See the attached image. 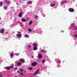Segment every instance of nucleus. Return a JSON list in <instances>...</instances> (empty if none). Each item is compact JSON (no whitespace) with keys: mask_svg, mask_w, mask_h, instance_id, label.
<instances>
[{"mask_svg":"<svg viewBox=\"0 0 77 77\" xmlns=\"http://www.w3.org/2000/svg\"><path fill=\"white\" fill-rule=\"evenodd\" d=\"M19 62H21V63H24L25 62V60L24 59H21L20 60Z\"/></svg>","mask_w":77,"mask_h":77,"instance_id":"20e7f679","label":"nucleus"},{"mask_svg":"<svg viewBox=\"0 0 77 77\" xmlns=\"http://www.w3.org/2000/svg\"><path fill=\"white\" fill-rule=\"evenodd\" d=\"M0 77H3V76L0 74Z\"/></svg>","mask_w":77,"mask_h":77,"instance_id":"4c0bfd02","label":"nucleus"},{"mask_svg":"<svg viewBox=\"0 0 77 77\" xmlns=\"http://www.w3.org/2000/svg\"><path fill=\"white\" fill-rule=\"evenodd\" d=\"M15 77H17V76H16Z\"/></svg>","mask_w":77,"mask_h":77,"instance_id":"79ce46f5","label":"nucleus"},{"mask_svg":"<svg viewBox=\"0 0 77 77\" xmlns=\"http://www.w3.org/2000/svg\"><path fill=\"white\" fill-rule=\"evenodd\" d=\"M28 69L29 70H32L33 68L32 67H28Z\"/></svg>","mask_w":77,"mask_h":77,"instance_id":"5701e85b","label":"nucleus"},{"mask_svg":"<svg viewBox=\"0 0 77 77\" xmlns=\"http://www.w3.org/2000/svg\"><path fill=\"white\" fill-rule=\"evenodd\" d=\"M39 70L38 69L37 71L35 72V75H37L38 74V72H39Z\"/></svg>","mask_w":77,"mask_h":77,"instance_id":"1a4fd4ad","label":"nucleus"},{"mask_svg":"<svg viewBox=\"0 0 77 77\" xmlns=\"http://www.w3.org/2000/svg\"><path fill=\"white\" fill-rule=\"evenodd\" d=\"M44 62H45V60H42V63H44Z\"/></svg>","mask_w":77,"mask_h":77,"instance_id":"393cba45","label":"nucleus"},{"mask_svg":"<svg viewBox=\"0 0 77 77\" xmlns=\"http://www.w3.org/2000/svg\"><path fill=\"white\" fill-rule=\"evenodd\" d=\"M42 53H45V50H44V49H42V50H41Z\"/></svg>","mask_w":77,"mask_h":77,"instance_id":"4468645a","label":"nucleus"},{"mask_svg":"<svg viewBox=\"0 0 77 77\" xmlns=\"http://www.w3.org/2000/svg\"><path fill=\"white\" fill-rule=\"evenodd\" d=\"M5 68L6 69H7L8 70H9L10 69V67L7 66L5 67Z\"/></svg>","mask_w":77,"mask_h":77,"instance_id":"9b49d317","label":"nucleus"},{"mask_svg":"<svg viewBox=\"0 0 77 77\" xmlns=\"http://www.w3.org/2000/svg\"><path fill=\"white\" fill-rule=\"evenodd\" d=\"M3 6V2H0V7L2 6Z\"/></svg>","mask_w":77,"mask_h":77,"instance_id":"2eb2a0df","label":"nucleus"},{"mask_svg":"<svg viewBox=\"0 0 77 77\" xmlns=\"http://www.w3.org/2000/svg\"><path fill=\"white\" fill-rule=\"evenodd\" d=\"M14 55V54L13 53H11L10 54V56H13Z\"/></svg>","mask_w":77,"mask_h":77,"instance_id":"b1692460","label":"nucleus"},{"mask_svg":"<svg viewBox=\"0 0 77 77\" xmlns=\"http://www.w3.org/2000/svg\"><path fill=\"white\" fill-rule=\"evenodd\" d=\"M74 37H75V38H77V35H74Z\"/></svg>","mask_w":77,"mask_h":77,"instance_id":"c756f323","label":"nucleus"},{"mask_svg":"<svg viewBox=\"0 0 77 77\" xmlns=\"http://www.w3.org/2000/svg\"><path fill=\"white\" fill-rule=\"evenodd\" d=\"M5 3H7V4H8V5H10V4H11V2L8 0L5 1Z\"/></svg>","mask_w":77,"mask_h":77,"instance_id":"39448f33","label":"nucleus"},{"mask_svg":"<svg viewBox=\"0 0 77 77\" xmlns=\"http://www.w3.org/2000/svg\"><path fill=\"white\" fill-rule=\"evenodd\" d=\"M17 33L18 34H21V32H17Z\"/></svg>","mask_w":77,"mask_h":77,"instance_id":"c9c22d12","label":"nucleus"},{"mask_svg":"<svg viewBox=\"0 0 77 77\" xmlns=\"http://www.w3.org/2000/svg\"><path fill=\"white\" fill-rule=\"evenodd\" d=\"M20 75H23V73L20 72L19 73Z\"/></svg>","mask_w":77,"mask_h":77,"instance_id":"c85d7f7f","label":"nucleus"},{"mask_svg":"<svg viewBox=\"0 0 77 77\" xmlns=\"http://www.w3.org/2000/svg\"><path fill=\"white\" fill-rule=\"evenodd\" d=\"M32 23H33V21H31L29 22V25H31Z\"/></svg>","mask_w":77,"mask_h":77,"instance_id":"a211bd4d","label":"nucleus"},{"mask_svg":"<svg viewBox=\"0 0 77 77\" xmlns=\"http://www.w3.org/2000/svg\"><path fill=\"white\" fill-rule=\"evenodd\" d=\"M4 8L5 10H7V9L8 8V7H6V6H4Z\"/></svg>","mask_w":77,"mask_h":77,"instance_id":"bb28decb","label":"nucleus"},{"mask_svg":"<svg viewBox=\"0 0 77 77\" xmlns=\"http://www.w3.org/2000/svg\"><path fill=\"white\" fill-rule=\"evenodd\" d=\"M74 30H77V28H76L74 29Z\"/></svg>","mask_w":77,"mask_h":77,"instance_id":"58836bf2","label":"nucleus"},{"mask_svg":"<svg viewBox=\"0 0 77 77\" xmlns=\"http://www.w3.org/2000/svg\"><path fill=\"white\" fill-rule=\"evenodd\" d=\"M23 71H24V70H23V69H21L20 70V72H23Z\"/></svg>","mask_w":77,"mask_h":77,"instance_id":"f704fd0d","label":"nucleus"},{"mask_svg":"<svg viewBox=\"0 0 77 77\" xmlns=\"http://www.w3.org/2000/svg\"><path fill=\"white\" fill-rule=\"evenodd\" d=\"M17 66H20V65H22V63L20 62L17 63Z\"/></svg>","mask_w":77,"mask_h":77,"instance_id":"9d476101","label":"nucleus"},{"mask_svg":"<svg viewBox=\"0 0 77 77\" xmlns=\"http://www.w3.org/2000/svg\"><path fill=\"white\" fill-rule=\"evenodd\" d=\"M17 69V67H15L13 70V71H15Z\"/></svg>","mask_w":77,"mask_h":77,"instance_id":"a878e982","label":"nucleus"},{"mask_svg":"<svg viewBox=\"0 0 77 77\" xmlns=\"http://www.w3.org/2000/svg\"><path fill=\"white\" fill-rule=\"evenodd\" d=\"M5 29H2L0 31L1 33H4L5 32Z\"/></svg>","mask_w":77,"mask_h":77,"instance_id":"7ed1b4c3","label":"nucleus"},{"mask_svg":"<svg viewBox=\"0 0 77 77\" xmlns=\"http://www.w3.org/2000/svg\"><path fill=\"white\" fill-rule=\"evenodd\" d=\"M25 37L26 38H29V35H27V34H25Z\"/></svg>","mask_w":77,"mask_h":77,"instance_id":"6ab92c4d","label":"nucleus"},{"mask_svg":"<svg viewBox=\"0 0 77 77\" xmlns=\"http://www.w3.org/2000/svg\"><path fill=\"white\" fill-rule=\"evenodd\" d=\"M33 49L34 50H36L38 49L37 47H34L33 48Z\"/></svg>","mask_w":77,"mask_h":77,"instance_id":"412c9836","label":"nucleus"},{"mask_svg":"<svg viewBox=\"0 0 77 77\" xmlns=\"http://www.w3.org/2000/svg\"><path fill=\"white\" fill-rule=\"evenodd\" d=\"M27 4H32V1H29L28 2H27Z\"/></svg>","mask_w":77,"mask_h":77,"instance_id":"dca6fc26","label":"nucleus"},{"mask_svg":"<svg viewBox=\"0 0 77 77\" xmlns=\"http://www.w3.org/2000/svg\"><path fill=\"white\" fill-rule=\"evenodd\" d=\"M14 64H12L11 66H10V68L11 69H14Z\"/></svg>","mask_w":77,"mask_h":77,"instance_id":"423d86ee","label":"nucleus"},{"mask_svg":"<svg viewBox=\"0 0 77 77\" xmlns=\"http://www.w3.org/2000/svg\"><path fill=\"white\" fill-rule=\"evenodd\" d=\"M21 21L22 22H26V21H27V20L24 19H21Z\"/></svg>","mask_w":77,"mask_h":77,"instance_id":"0eeeda50","label":"nucleus"},{"mask_svg":"<svg viewBox=\"0 0 77 77\" xmlns=\"http://www.w3.org/2000/svg\"><path fill=\"white\" fill-rule=\"evenodd\" d=\"M38 18V16L37 15H36L34 16V18H35V19H37Z\"/></svg>","mask_w":77,"mask_h":77,"instance_id":"aec40b11","label":"nucleus"},{"mask_svg":"<svg viewBox=\"0 0 77 77\" xmlns=\"http://www.w3.org/2000/svg\"><path fill=\"white\" fill-rule=\"evenodd\" d=\"M51 7H53V6H55V4H52L51 5Z\"/></svg>","mask_w":77,"mask_h":77,"instance_id":"4be33fe9","label":"nucleus"},{"mask_svg":"<svg viewBox=\"0 0 77 77\" xmlns=\"http://www.w3.org/2000/svg\"><path fill=\"white\" fill-rule=\"evenodd\" d=\"M34 47H38V45L36 43H34Z\"/></svg>","mask_w":77,"mask_h":77,"instance_id":"ddd939ff","label":"nucleus"},{"mask_svg":"<svg viewBox=\"0 0 77 77\" xmlns=\"http://www.w3.org/2000/svg\"><path fill=\"white\" fill-rule=\"evenodd\" d=\"M57 62L58 63H61V61H60V60H58V61H57Z\"/></svg>","mask_w":77,"mask_h":77,"instance_id":"473e14b6","label":"nucleus"},{"mask_svg":"<svg viewBox=\"0 0 77 77\" xmlns=\"http://www.w3.org/2000/svg\"><path fill=\"white\" fill-rule=\"evenodd\" d=\"M39 59H40V58H42V55L39 54Z\"/></svg>","mask_w":77,"mask_h":77,"instance_id":"f3484780","label":"nucleus"},{"mask_svg":"<svg viewBox=\"0 0 77 77\" xmlns=\"http://www.w3.org/2000/svg\"><path fill=\"white\" fill-rule=\"evenodd\" d=\"M22 12L20 13L19 14V16H18L19 17H22Z\"/></svg>","mask_w":77,"mask_h":77,"instance_id":"f8f14e48","label":"nucleus"},{"mask_svg":"<svg viewBox=\"0 0 77 77\" xmlns=\"http://www.w3.org/2000/svg\"><path fill=\"white\" fill-rule=\"evenodd\" d=\"M32 31V29L29 28L28 29V31L30 32V31Z\"/></svg>","mask_w":77,"mask_h":77,"instance_id":"7c9ffc66","label":"nucleus"},{"mask_svg":"<svg viewBox=\"0 0 77 77\" xmlns=\"http://www.w3.org/2000/svg\"><path fill=\"white\" fill-rule=\"evenodd\" d=\"M28 47L29 48H30L31 47V45H28Z\"/></svg>","mask_w":77,"mask_h":77,"instance_id":"72a5a7b5","label":"nucleus"},{"mask_svg":"<svg viewBox=\"0 0 77 77\" xmlns=\"http://www.w3.org/2000/svg\"><path fill=\"white\" fill-rule=\"evenodd\" d=\"M37 64H38V63L36 62H32L31 63V65L32 66H36V65H37Z\"/></svg>","mask_w":77,"mask_h":77,"instance_id":"f257e3e1","label":"nucleus"},{"mask_svg":"<svg viewBox=\"0 0 77 77\" xmlns=\"http://www.w3.org/2000/svg\"><path fill=\"white\" fill-rule=\"evenodd\" d=\"M69 11L70 12H74V9L72 8H70L69 9Z\"/></svg>","mask_w":77,"mask_h":77,"instance_id":"f03ea898","label":"nucleus"},{"mask_svg":"<svg viewBox=\"0 0 77 77\" xmlns=\"http://www.w3.org/2000/svg\"><path fill=\"white\" fill-rule=\"evenodd\" d=\"M17 72L19 74H20V72L19 71H17Z\"/></svg>","mask_w":77,"mask_h":77,"instance_id":"e433bc0d","label":"nucleus"},{"mask_svg":"<svg viewBox=\"0 0 77 77\" xmlns=\"http://www.w3.org/2000/svg\"><path fill=\"white\" fill-rule=\"evenodd\" d=\"M32 59H33V56H32Z\"/></svg>","mask_w":77,"mask_h":77,"instance_id":"ea45409f","label":"nucleus"},{"mask_svg":"<svg viewBox=\"0 0 77 77\" xmlns=\"http://www.w3.org/2000/svg\"><path fill=\"white\" fill-rule=\"evenodd\" d=\"M0 20H1V17H0Z\"/></svg>","mask_w":77,"mask_h":77,"instance_id":"a19ab883","label":"nucleus"},{"mask_svg":"<svg viewBox=\"0 0 77 77\" xmlns=\"http://www.w3.org/2000/svg\"><path fill=\"white\" fill-rule=\"evenodd\" d=\"M16 35L18 37H19V38H21V34H17Z\"/></svg>","mask_w":77,"mask_h":77,"instance_id":"6e6552de","label":"nucleus"},{"mask_svg":"<svg viewBox=\"0 0 77 77\" xmlns=\"http://www.w3.org/2000/svg\"><path fill=\"white\" fill-rule=\"evenodd\" d=\"M16 56H19V55H20V54L19 53H17V54H16Z\"/></svg>","mask_w":77,"mask_h":77,"instance_id":"2f4dec72","label":"nucleus"},{"mask_svg":"<svg viewBox=\"0 0 77 77\" xmlns=\"http://www.w3.org/2000/svg\"><path fill=\"white\" fill-rule=\"evenodd\" d=\"M65 3V1H63V2H61V4H63V3Z\"/></svg>","mask_w":77,"mask_h":77,"instance_id":"cd10ccee","label":"nucleus"}]
</instances>
